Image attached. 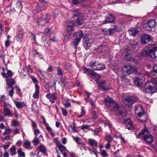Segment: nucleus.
Here are the masks:
<instances>
[{
    "instance_id": "nucleus-47",
    "label": "nucleus",
    "mask_w": 157,
    "mask_h": 157,
    "mask_svg": "<svg viewBox=\"0 0 157 157\" xmlns=\"http://www.w3.org/2000/svg\"><path fill=\"white\" fill-rule=\"evenodd\" d=\"M84 73H86L88 75H90L91 73H92V70L88 68H84L83 69Z\"/></svg>"
},
{
    "instance_id": "nucleus-13",
    "label": "nucleus",
    "mask_w": 157,
    "mask_h": 157,
    "mask_svg": "<svg viewBox=\"0 0 157 157\" xmlns=\"http://www.w3.org/2000/svg\"><path fill=\"white\" fill-rule=\"evenodd\" d=\"M73 16L74 17H76V18L73 21L76 26L81 25L84 23L83 17L82 15H77L76 14H74Z\"/></svg>"
},
{
    "instance_id": "nucleus-38",
    "label": "nucleus",
    "mask_w": 157,
    "mask_h": 157,
    "mask_svg": "<svg viewBox=\"0 0 157 157\" xmlns=\"http://www.w3.org/2000/svg\"><path fill=\"white\" fill-rule=\"evenodd\" d=\"M97 69L98 67H99L100 69H97V70H101L104 69L105 68V67L104 64L103 63H97Z\"/></svg>"
},
{
    "instance_id": "nucleus-46",
    "label": "nucleus",
    "mask_w": 157,
    "mask_h": 157,
    "mask_svg": "<svg viewBox=\"0 0 157 157\" xmlns=\"http://www.w3.org/2000/svg\"><path fill=\"white\" fill-rule=\"evenodd\" d=\"M98 88L99 89L101 90L104 91H106L109 90L108 87H105V86L101 85H99V86Z\"/></svg>"
},
{
    "instance_id": "nucleus-5",
    "label": "nucleus",
    "mask_w": 157,
    "mask_h": 157,
    "mask_svg": "<svg viewBox=\"0 0 157 157\" xmlns=\"http://www.w3.org/2000/svg\"><path fill=\"white\" fill-rule=\"evenodd\" d=\"M123 56H124V59L127 61H133L135 63H137V61L136 60L133 59L131 56L130 54L129 50L127 48H125L123 50L122 54Z\"/></svg>"
},
{
    "instance_id": "nucleus-43",
    "label": "nucleus",
    "mask_w": 157,
    "mask_h": 157,
    "mask_svg": "<svg viewBox=\"0 0 157 157\" xmlns=\"http://www.w3.org/2000/svg\"><path fill=\"white\" fill-rule=\"evenodd\" d=\"M143 27L145 31H151V29L147 23L143 24Z\"/></svg>"
},
{
    "instance_id": "nucleus-55",
    "label": "nucleus",
    "mask_w": 157,
    "mask_h": 157,
    "mask_svg": "<svg viewBox=\"0 0 157 157\" xmlns=\"http://www.w3.org/2000/svg\"><path fill=\"white\" fill-rule=\"evenodd\" d=\"M108 32L109 33H108V34L110 35H111L115 33L116 32L114 30H112V29L111 28H110L108 29Z\"/></svg>"
},
{
    "instance_id": "nucleus-27",
    "label": "nucleus",
    "mask_w": 157,
    "mask_h": 157,
    "mask_svg": "<svg viewBox=\"0 0 157 157\" xmlns=\"http://www.w3.org/2000/svg\"><path fill=\"white\" fill-rule=\"evenodd\" d=\"M97 62L96 61H92L90 64V66L92 69L93 70L96 71L97 69H99V68L98 67L97 69Z\"/></svg>"
},
{
    "instance_id": "nucleus-21",
    "label": "nucleus",
    "mask_w": 157,
    "mask_h": 157,
    "mask_svg": "<svg viewBox=\"0 0 157 157\" xmlns=\"http://www.w3.org/2000/svg\"><path fill=\"white\" fill-rule=\"evenodd\" d=\"M130 35L133 36H136L139 33V31L136 29L132 28L128 31Z\"/></svg>"
},
{
    "instance_id": "nucleus-57",
    "label": "nucleus",
    "mask_w": 157,
    "mask_h": 157,
    "mask_svg": "<svg viewBox=\"0 0 157 157\" xmlns=\"http://www.w3.org/2000/svg\"><path fill=\"white\" fill-rule=\"evenodd\" d=\"M110 62L111 63L110 67L112 69H114L115 67L117 66V63H113V62H111V61H110Z\"/></svg>"
},
{
    "instance_id": "nucleus-4",
    "label": "nucleus",
    "mask_w": 157,
    "mask_h": 157,
    "mask_svg": "<svg viewBox=\"0 0 157 157\" xmlns=\"http://www.w3.org/2000/svg\"><path fill=\"white\" fill-rule=\"evenodd\" d=\"M6 82L7 85L6 89L7 90L10 87L11 88V89L9 91V95L12 97L14 93V87L13 86L15 84V81L11 77L6 79Z\"/></svg>"
},
{
    "instance_id": "nucleus-49",
    "label": "nucleus",
    "mask_w": 157,
    "mask_h": 157,
    "mask_svg": "<svg viewBox=\"0 0 157 157\" xmlns=\"http://www.w3.org/2000/svg\"><path fill=\"white\" fill-rule=\"evenodd\" d=\"M16 6L18 9L21 10L22 7V4L21 2L20 1H17L16 3Z\"/></svg>"
},
{
    "instance_id": "nucleus-62",
    "label": "nucleus",
    "mask_w": 157,
    "mask_h": 157,
    "mask_svg": "<svg viewBox=\"0 0 157 157\" xmlns=\"http://www.w3.org/2000/svg\"><path fill=\"white\" fill-rule=\"evenodd\" d=\"M151 40H140V43L142 44H146L151 41Z\"/></svg>"
},
{
    "instance_id": "nucleus-42",
    "label": "nucleus",
    "mask_w": 157,
    "mask_h": 157,
    "mask_svg": "<svg viewBox=\"0 0 157 157\" xmlns=\"http://www.w3.org/2000/svg\"><path fill=\"white\" fill-rule=\"evenodd\" d=\"M140 39H151V37L148 34H144L141 36Z\"/></svg>"
},
{
    "instance_id": "nucleus-17",
    "label": "nucleus",
    "mask_w": 157,
    "mask_h": 157,
    "mask_svg": "<svg viewBox=\"0 0 157 157\" xmlns=\"http://www.w3.org/2000/svg\"><path fill=\"white\" fill-rule=\"evenodd\" d=\"M108 48L105 45H102L100 46L97 49V51L98 53L101 55H103L106 53Z\"/></svg>"
},
{
    "instance_id": "nucleus-40",
    "label": "nucleus",
    "mask_w": 157,
    "mask_h": 157,
    "mask_svg": "<svg viewBox=\"0 0 157 157\" xmlns=\"http://www.w3.org/2000/svg\"><path fill=\"white\" fill-rule=\"evenodd\" d=\"M151 82L155 85V88L157 89V78H153L151 80Z\"/></svg>"
},
{
    "instance_id": "nucleus-24",
    "label": "nucleus",
    "mask_w": 157,
    "mask_h": 157,
    "mask_svg": "<svg viewBox=\"0 0 157 157\" xmlns=\"http://www.w3.org/2000/svg\"><path fill=\"white\" fill-rule=\"evenodd\" d=\"M90 40H84L83 41V46L86 49H87L91 46L92 43L89 41Z\"/></svg>"
},
{
    "instance_id": "nucleus-20",
    "label": "nucleus",
    "mask_w": 157,
    "mask_h": 157,
    "mask_svg": "<svg viewBox=\"0 0 157 157\" xmlns=\"http://www.w3.org/2000/svg\"><path fill=\"white\" fill-rule=\"evenodd\" d=\"M109 16L107 17L105 20L104 21V24L111 23L114 21L115 19L114 17L111 14H109Z\"/></svg>"
},
{
    "instance_id": "nucleus-35",
    "label": "nucleus",
    "mask_w": 157,
    "mask_h": 157,
    "mask_svg": "<svg viewBox=\"0 0 157 157\" xmlns=\"http://www.w3.org/2000/svg\"><path fill=\"white\" fill-rule=\"evenodd\" d=\"M24 33V30L23 29H21L18 32V37L20 39L23 38V36Z\"/></svg>"
},
{
    "instance_id": "nucleus-16",
    "label": "nucleus",
    "mask_w": 157,
    "mask_h": 157,
    "mask_svg": "<svg viewBox=\"0 0 157 157\" xmlns=\"http://www.w3.org/2000/svg\"><path fill=\"white\" fill-rule=\"evenodd\" d=\"M46 97L49 99L51 103H54L55 102L56 99V94L53 93L51 94L50 93L47 94L46 95Z\"/></svg>"
},
{
    "instance_id": "nucleus-33",
    "label": "nucleus",
    "mask_w": 157,
    "mask_h": 157,
    "mask_svg": "<svg viewBox=\"0 0 157 157\" xmlns=\"http://www.w3.org/2000/svg\"><path fill=\"white\" fill-rule=\"evenodd\" d=\"M44 10V8L43 5H40L39 4H38L36 6V10L37 12L39 13Z\"/></svg>"
},
{
    "instance_id": "nucleus-32",
    "label": "nucleus",
    "mask_w": 157,
    "mask_h": 157,
    "mask_svg": "<svg viewBox=\"0 0 157 157\" xmlns=\"http://www.w3.org/2000/svg\"><path fill=\"white\" fill-rule=\"evenodd\" d=\"M72 138L73 140L78 144L81 145L83 143L81 139L78 137L73 136H72Z\"/></svg>"
},
{
    "instance_id": "nucleus-54",
    "label": "nucleus",
    "mask_w": 157,
    "mask_h": 157,
    "mask_svg": "<svg viewBox=\"0 0 157 157\" xmlns=\"http://www.w3.org/2000/svg\"><path fill=\"white\" fill-rule=\"evenodd\" d=\"M112 30H114L116 32H118L120 30L119 27L117 25H114L111 28Z\"/></svg>"
},
{
    "instance_id": "nucleus-11",
    "label": "nucleus",
    "mask_w": 157,
    "mask_h": 157,
    "mask_svg": "<svg viewBox=\"0 0 157 157\" xmlns=\"http://www.w3.org/2000/svg\"><path fill=\"white\" fill-rule=\"evenodd\" d=\"M50 19V15L49 14H47L42 18H38L37 20V22L39 24L43 25L45 23L49 22Z\"/></svg>"
},
{
    "instance_id": "nucleus-22",
    "label": "nucleus",
    "mask_w": 157,
    "mask_h": 157,
    "mask_svg": "<svg viewBox=\"0 0 157 157\" xmlns=\"http://www.w3.org/2000/svg\"><path fill=\"white\" fill-rule=\"evenodd\" d=\"M88 142L89 144L94 149L95 148V147L96 148V147L98 145V143L95 140L89 139H88Z\"/></svg>"
},
{
    "instance_id": "nucleus-41",
    "label": "nucleus",
    "mask_w": 157,
    "mask_h": 157,
    "mask_svg": "<svg viewBox=\"0 0 157 157\" xmlns=\"http://www.w3.org/2000/svg\"><path fill=\"white\" fill-rule=\"evenodd\" d=\"M59 148L60 152H63L64 151H68L65 146L60 144L59 146Z\"/></svg>"
},
{
    "instance_id": "nucleus-63",
    "label": "nucleus",
    "mask_w": 157,
    "mask_h": 157,
    "mask_svg": "<svg viewBox=\"0 0 157 157\" xmlns=\"http://www.w3.org/2000/svg\"><path fill=\"white\" fill-rule=\"evenodd\" d=\"M81 145H82V147L85 151H86L88 149L89 147H87L84 143Z\"/></svg>"
},
{
    "instance_id": "nucleus-60",
    "label": "nucleus",
    "mask_w": 157,
    "mask_h": 157,
    "mask_svg": "<svg viewBox=\"0 0 157 157\" xmlns=\"http://www.w3.org/2000/svg\"><path fill=\"white\" fill-rule=\"evenodd\" d=\"M62 114L64 116H66L67 114V112L66 110L64 109L63 108H61Z\"/></svg>"
},
{
    "instance_id": "nucleus-23",
    "label": "nucleus",
    "mask_w": 157,
    "mask_h": 157,
    "mask_svg": "<svg viewBox=\"0 0 157 157\" xmlns=\"http://www.w3.org/2000/svg\"><path fill=\"white\" fill-rule=\"evenodd\" d=\"M13 102L16 107L18 109H21L26 105L23 102H18L15 100H14Z\"/></svg>"
},
{
    "instance_id": "nucleus-59",
    "label": "nucleus",
    "mask_w": 157,
    "mask_h": 157,
    "mask_svg": "<svg viewBox=\"0 0 157 157\" xmlns=\"http://www.w3.org/2000/svg\"><path fill=\"white\" fill-rule=\"evenodd\" d=\"M49 128H50V129L48 128L46 130L50 132L51 135L52 137H54L55 136V134L53 132L52 129L50 127H49Z\"/></svg>"
},
{
    "instance_id": "nucleus-28",
    "label": "nucleus",
    "mask_w": 157,
    "mask_h": 157,
    "mask_svg": "<svg viewBox=\"0 0 157 157\" xmlns=\"http://www.w3.org/2000/svg\"><path fill=\"white\" fill-rule=\"evenodd\" d=\"M147 23L150 28L151 29V28L155 27L156 25V23L155 21L153 20H148L147 21Z\"/></svg>"
},
{
    "instance_id": "nucleus-18",
    "label": "nucleus",
    "mask_w": 157,
    "mask_h": 157,
    "mask_svg": "<svg viewBox=\"0 0 157 157\" xmlns=\"http://www.w3.org/2000/svg\"><path fill=\"white\" fill-rule=\"evenodd\" d=\"M83 36V34L82 31H79L74 33L73 37L74 39H81Z\"/></svg>"
},
{
    "instance_id": "nucleus-51",
    "label": "nucleus",
    "mask_w": 157,
    "mask_h": 157,
    "mask_svg": "<svg viewBox=\"0 0 157 157\" xmlns=\"http://www.w3.org/2000/svg\"><path fill=\"white\" fill-rule=\"evenodd\" d=\"M57 73L58 75H61L63 74V72L59 67L57 68Z\"/></svg>"
},
{
    "instance_id": "nucleus-44",
    "label": "nucleus",
    "mask_w": 157,
    "mask_h": 157,
    "mask_svg": "<svg viewBox=\"0 0 157 157\" xmlns=\"http://www.w3.org/2000/svg\"><path fill=\"white\" fill-rule=\"evenodd\" d=\"M80 40H75L72 42V43L73 46V47L76 49L77 47L78 44L80 42Z\"/></svg>"
},
{
    "instance_id": "nucleus-12",
    "label": "nucleus",
    "mask_w": 157,
    "mask_h": 157,
    "mask_svg": "<svg viewBox=\"0 0 157 157\" xmlns=\"http://www.w3.org/2000/svg\"><path fill=\"white\" fill-rule=\"evenodd\" d=\"M136 101V98L135 97L132 96L125 98L124 101V103L125 105L130 107L132 106V104L134 103Z\"/></svg>"
},
{
    "instance_id": "nucleus-6",
    "label": "nucleus",
    "mask_w": 157,
    "mask_h": 157,
    "mask_svg": "<svg viewBox=\"0 0 157 157\" xmlns=\"http://www.w3.org/2000/svg\"><path fill=\"white\" fill-rule=\"evenodd\" d=\"M135 112L137 113L138 116L140 117L139 119L140 121L144 122L146 121V117L144 119L143 118L144 115L143 113V107L141 106L138 105L136 106L135 109Z\"/></svg>"
},
{
    "instance_id": "nucleus-37",
    "label": "nucleus",
    "mask_w": 157,
    "mask_h": 157,
    "mask_svg": "<svg viewBox=\"0 0 157 157\" xmlns=\"http://www.w3.org/2000/svg\"><path fill=\"white\" fill-rule=\"evenodd\" d=\"M53 33V31L51 29L49 28H46L44 30V33L45 34L49 35L52 34Z\"/></svg>"
},
{
    "instance_id": "nucleus-50",
    "label": "nucleus",
    "mask_w": 157,
    "mask_h": 157,
    "mask_svg": "<svg viewBox=\"0 0 157 157\" xmlns=\"http://www.w3.org/2000/svg\"><path fill=\"white\" fill-rule=\"evenodd\" d=\"M43 124L44 125L46 129L48 128V129H50L49 128L50 127L49 126V124L46 123V121L44 117L43 119Z\"/></svg>"
},
{
    "instance_id": "nucleus-30",
    "label": "nucleus",
    "mask_w": 157,
    "mask_h": 157,
    "mask_svg": "<svg viewBox=\"0 0 157 157\" xmlns=\"http://www.w3.org/2000/svg\"><path fill=\"white\" fill-rule=\"evenodd\" d=\"M31 78L32 79L33 83L35 85V88L39 87L38 85V81L36 77L32 75L31 77Z\"/></svg>"
},
{
    "instance_id": "nucleus-8",
    "label": "nucleus",
    "mask_w": 157,
    "mask_h": 157,
    "mask_svg": "<svg viewBox=\"0 0 157 157\" xmlns=\"http://www.w3.org/2000/svg\"><path fill=\"white\" fill-rule=\"evenodd\" d=\"M9 107L11 106L9 104H7L6 102H4L3 105V111L4 115L9 117H12L13 116V113L9 109Z\"/></svg>"
},
{
    "instance_id": "nucleus-61",
    "label": "nucleus",
    "mask_w": 157,
    "mask_h": 157,
    "mask_svg": "<svg viewBox=\"0 0 157 157\" xmlns=\"http://www.w3.org/2000/svg\"><path fill=\"white\" fill-rule=\"evenodd\" d=\"M56 82H54L53 83L52 85L50 86V87L52 88V90H53L54 91H55L56 89Z\"/></svg>"
},
{
    "instance_id": "nucleus-64",
    "label": "nucleus",
    "mask_w": 157,
    "mask_h": 157,
    "mask_svg": "<svg viewBox=\"0 0 157 157\" xmlns=\"http://www.w3.org/2000/svg\"><path fill=\"white\" fill-rule=\"evenodd\" d=\"M11 125L13 126H17L18 125V123L17 121L14 120L12 122Z\"/></svg>"
},
{
    "instance_id": "nucleus-25",
    "label": "nucleus",
    "mask_w": 157,
    "mask_h": 157,
    "mask_svg": "<svg viewBox=\"0 0 157 157\" xmlns=\"http://www.w3.org/2000/svg\"><path fill=\"white\" fill-rule=\"evenodd\" d=\"M39 87L35 88V92L33 95V97L34 99H38L39 98Z\"/></svg>"
},
{
    "instance_id": "nucleus-3",
    "label": "nucleus",
    "mask_w": 157,
    "mask_h": 157,
    "mask_svg": "<svg viewBox=\"0 0 157 157\" xmlns=\"http://www.w3.org/2000/svg\"><path fill=\"white\" fill-rule=\"evenodd\" d=\"M148 47L150 48L147 50L143 51L141 53V56H149L151 58L156 59V56L155 53L157 50V46L155 44H149Z\"/></svg>"
},
{
    "instance_id": "nucleus-34",
    "label": "nucleus",
    "mask_w": 157,
    "mask_h": 157,
    "mask_svg": "<svg viewBox=\"0 0 157 157\" xmlns=\"http://www.w3.org/2000/svg\"><path fill=\"white\" fill-rule=\"evenodd\" d=\"M151 73L154 75L157 76V65H155L151 71Z\"/></svg>"
},
{
    "instance_id": "nucleus-39",
    "label": "nucleus",
    "mask_w": 157,
    "mask_h": 157,
    "mask_svg": "<svg viewBox=\"0 0 157 157\" xmlns=\"http://www.w3.org/2000/svg\"><path fill=\"white\" fill-rule=\"evenodd\" d=\"M17 153L20 157H25V153L22 151L21 148L18 150Z\"/></svg>"
},
{
    "instance_id": "nucleus-52",
    "label": "nucleus",
    "mask_w": 157,
    "mask_h": 157,
    "mask_svg": "<svg viewBox=\"0 0 157 157\" xmlns=\"http://www.w3.org/2000/svg\"><path fill=\"white\" fill-rule=\"evenodd\" d=\"M85 110L83 109H81V111L80 114L78 113V117H82L83 115H84L85 114Z\"/></svg>"
},
{
    "instance_id": "nucleus-36",
    "label": "nucleus",
    "mask_w": 157,
    "mask_h": 157,
    "mask_svg": "<svg viewBox=\"0 0 157 157\" xmlns=\"http://www.w3.org/2000/svg\"><path fill=\"white\" fill-rule=\"evenodd\" d=\"M37 149H38L40 151L42 152L43 153H44L46 151L45 147L43 144H41L40 146H39L37 148Z\"/></svg>"
},
{
    "instance_id": "nucleus-58",
    "label": "nucleus",
    "mask_w": 157,
    "mask_h": 157,
    "mask_svg": "<svg viewBox=\"0 0 157 157\" xmlns=\"http://www.w3.org/2000/svg\"><path fill=\"white\" fill-rule=\"evenodd\" d=\"M106 138L107 139L108 142L109 143H110L112 140V138L109 135H106Z\"/></svg>"
},
{
    "instance_id": "nucleus-45",
    "label": "nucleus",
    "mask_w": 157,
    "mask_h": 157,
    "mask_svg": "<svg viewBox=\"0 0 157 157\" xmlns=\"http://www.w3.org/2000/svg\"><path fill=\"white\" fill-rule=\"evenodd\" d=\"M100 153L101 155L103 157H107V153L106 151L105 150H100Z\"/></svg>"
},
{
    "instance_id": "nucleus-2",
    "label": "nucleus",
    "mask_w": 157,
    "mask_h": 157,
    "mask_svg": "<svg viewBox=\"0 0 157 157\" xmlns=\"http://www.w3.org/2000/svg\"><path fill=\"white\" fill-rule=\"evenodd\" d=\"M138 138H143V140L148 144L153 142V138L147 129L143 130L140 133L136 135Z\"/></svg>"
},
{
    "instance_id": "nucleus-1",
    "label": "nucleus",
    "mask_w": 157,
    "mask_h": 157,
    "mask_svg": "<svg viewBox=\"0 0 157 157\" xmlns=\"http://www.w3.org/2000/svg\"><path fill=\"white\" fill-rule=\"evenodd\" d=\"M104 103L106 109H110L114 112H118L119 109V105L112 98L107 97L104 98Z\"/></svg>"
},
{
    "instance_id": "nucleus-31",
    "label": "nucleus",
    "mask_w": 157,
    "mask_h": 157,
    "mask_svg": "<svg viewBox=\"0 0 157 157\" xmlns=\"http://www.w3.org/2000/svg\"><path fill=\"white\" fill-rule=\"evenodd\" d=\"M16 147L14 145H13L11 148H10V151L11 152L10 154L11 156L15 155L17 154L16 152Z\"/></svg>"
},
{
    "instance_id": "nucleus-29",
    "label": "nucleus",
    "mask_w": 157,
    "mask_h": 157,
    "mask_svg": "<svg viewBox=\"0 0 157 157\" xmlns=\"http://www.w3.org/2000/svg\"><path fill=\"white\" fill-rule=\"evenodd\" d=\"M67 83V81L65 79L63 78H60L59 83L62 87H65L66 86Z\"/></svg>"
},
{
    "instance_id": "nucleus-9",
    "label": "nucleus",
    "mask_w": 157,
    "mask_h": 157,
    "mask_svg": "<svg viewBox=\"0 0 157 157\" xmlns=\"http://www.w3.org/2000/svg\"><path fill=\"white\" fill-rule=\"evenodd\" d=\"M145 79V75L144 74H141L139 77L135 78L134 81L135 85L140 86Z\"/></svg>"
},
{
    "instance_id": "nucleus-10",
    "label": "nucleus",
    "mask_w": 157,
    "mask_h": 157,
    "mask_svg": "<svg viewBox=\"0 0 157 157\" xmlns=\"http://www.w3.org/2000/svg\"><path fill=\"white\" fill-rule=\"evenodd\" d=\"M123 69L128 75L132 74L136 72V68L130 65H127L124 66L123 68Z\"/></svg>"
},
{
    "instance_id": "nucleus-19",
    "label": "nucleus",
    "mask_w": 157,
    "mask_h": 157,
    "mask_svg": "<svg viewBox=\"0 0 157 157\" xmlns=\"http://www.w3.org/2000/svg\"><path fill=\"white\" fill-rule=\"evenodd\" d=\"M12 71L9 70H7L6 73L5 72H2L1 73V75L2 77L6 78V79L11 78L12 76Z\"/></svg>"
},
{
    "instance_id": "nucleus-48",
    "label": "nucleus",
    "mask_w": 157,
    "mask_h": 157,
    "mask_svg": "<svg viewBox=\"0 0 157 157\" xmlns=\"http://www.w3.org/2000/svg\"><path fill=\"white\" fill-rule=\"evenodd\" d=\"M35 146L36 145L39 143V140L36 137H35L32 141Z\"/></svg>"
},
{
    "instance_id": "nucleus-53",
    "label": "nucleus",
    "mask_w": 157,
    "mask_h": 157,
    "mask_svg": "<svg viewBox=\"0 0 157 157\" xmlns=\"http://www.w3.org/2000/svg\"><path fill=\"white\" fill-rule=\"evenodd\" d=\"M102 131V129L100 127L96 128L94 130V133L95 135H97L98 133Z\"/></svg>"
},
{
    "instance_id": "nucleus-26",
    "label": "nucleus",
    "mask_w": 157,
    "mask_h": 157,
    "mask_svg": "<svg viewBox=\"0 0 157 157\" xmlns=\"http://www.w3.org/2000/svg\"><path fill=\"white\" fill-rule=\"evenodd\" d=\"M23 146L26 149H31L32 148L31 146L30 142L28 140L25 141L23 143Z\"/></svg>"
},
{
    "instance_id": "nucleus-14",
    "label": "nucleus",
    "mask_w": 157,
    "mask_h": 157,
    "mask_svg": "<svg viewBox=\"0 0 157 157\" xmlns=\"http://www.w3.org/2000/svg\"><path fill=\"white\" fill-rule=\"evenodd\" d=\"M76 26L73 21L67 22L66 25V30L67 32H70L73 31L74 27Z\"/></svg>"
},
{
    "instance_id": "nucleus-15",
    "label": "nucleus",
    "mask_w": 157,
    "mask_h": 157,
    "mask_svg": "<svg viewBox=\"0 0 157 157\" xmlns=\"http://www.w3.org/2000/svg\"><path fill=\"white\" fill-rule=\"evenodd\" d=\"M124 124L126 127V128L129 130H132L134 128V126L132 125V121L130 119H128L125 120Z\"/></svg>"
},
{
    "instance_id": "nucleus-7",
    "label": "nucleus",
    "mask_w": 157,
    "mask_h": 157,
    "mask_svg": "<svg viewBox=\"0 0 157 157\" xmlns=\"http://www.w3.org/2000/svg\"><path fill=\"white\" fill-rule=\"evenodd\" d=\"M150 82H150L146 83L144 87L141 88V90L146 94L155 92V88L149 85Z\"/></svg>"
},
{
    "instance_id": "nucleus-56",
    "label": "nucleus",
    "mask_w": 157,
    "mask_h": 157,
    "mask_svg": "<svg viewBox=\"0 0 157 157\" xmlns=\"http://www.w3.org/2000/svg\"><path fill=\"white\" fill-rule=\"evenodd\" d=\"M14 88L16 89L17 94L19 95V96L21 95V90L17 86H15V87H14Z\"/></svg>"
}]
</instances>
